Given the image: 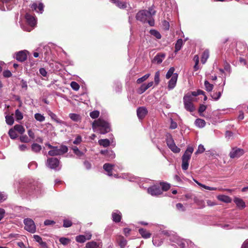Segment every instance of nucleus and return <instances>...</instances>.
Wrapping results in <instances>:
<instances>
[{
  "instance_id": "nucleus-33",
  "label": "nucleus",
  "mask_w": 248,
  "mask_h": 248,
  "mask_svg": "<svg viewBox=\"0 0 248 248\" xmlns=\"http://www.w3.org/2000/svg\"><path fill=\"white\" fill-rule=\"evenodd\" d=\"M86 248H98L99 244L95 241H91L86 244Z\"/></svg>"
},
{
  "instance_id": "nucleus-63",
  "label": "nucleus",
  "mask_w": 248,
  "mask_h": 248,
  "mask_svg": "<svg viewBox=\"0 0 248 248\" xmlns=\"http://www.w3.org/2000/svg\"><path fill=\"white\" fill-rule=\"evenodd\" d=\"M3 75L5 78H9L11 77L12 73L9 70H5L3 71Z\"/></svg>"
},
{
  "instance_id": "nucleus-41",
  "label": "nucleus",
  "mask_w": 248,
  "mask_h": 248,
  "mask_svg": "<svg viewBox=\"0 0 248 248\" xmlns=\"http://www.w3.org/2000/svg\"><path fill=\"white\" fill-rule=\"evenodd\" d=\"M204 86L205 90L209 92H211L214 87L213 85L210 84L207 80L204 81Z\"/></svg>"
},
{
  "instance_id": "nucleus-6",
  "label": "nucleus",
  "mask_w": 248,
  "mask_h": 248,
  "mask_svg": "<svg viewBox=\"0 0 248 248\" xmlns=\"http://www.w3.org/2000/svg\"><path fill=\"white\" fill-rule=\"evenodd\" d=\"M166 143L168 147L174 153H178L180 152V149L175 144L174 141L170 134L166 137Z\"/></svg>"
},
{
  "instance_id": "nucleus-3",
  "label": "nucleus",
  "mask_w": 248,
  "mask_h": 248,
  "mask_svg": "<svg viewBox=\"0 0 248 248\" xmlns=\"http://www.w3.org/2000/svg\"><path fill=\"white\" fill-rule=\"evenodd\" d=\"M136 18L137 20L142 23H145L147 22L150 26H154L155 25L154 18H151L150 17L146 14L144 10L139 11L137 14Z\"/></svg>"
},
{
  "instance_id": "nucleus-52",
  "label": "nucleus",
  "mask_w": 248,
  "mask_h": 248,
  "mask_svg": "<svg viewBox=\"0 0 248 248\" xmlns=\"http://www.w3.org/2000/svg\"><path fill=\"white\" fill-rule=\"evenodd\" d=\"M100 112L98 110H94L90 113V116L92 119H95L99 117Z\"/></svg>"
},
{
  "instance_id": "nucleus-30",
  "label": "nucleus",
  "mask_w": 248,
  "mask_h": 248,
  "mask_svg": "<svg viewBox=\"0 0 248 248\" xmlns=\"http://www.w3.org/2000/svg\"><path fill=\"white\" fill-rule=\"evenodd\" d=\"M152 242L153 244L157 247L160 246L163 243L162 239L157 236L153 237Z\"/></svg>"
},
{
  "instance_id": "nucleus-64",
  "label": "nucleus",
  "mask_w": 248,
  "mask_h": 248,
  "mask_svg": "<svg viewBox=\"0 0 248 248\" xmlns=\"http://www.w3.org/2000/svg\"><path fill=\"white\" fill-rule=\"evenodd\" d=\"M40 74L43 77H46L47 75V72L46 69L44 68H41L39 69Z\"/></svg>"
},
{
  "instance_id": "nucleus-43",
  "label": "nucleus",
  "mask_w": 248,
  "mask_h": 248,
  "mask_svg": "<svg viewBox=\"0 0 248 248\" xmlns=\"http://www.w3.org/2000/svg\"><path fill=\"white\" fill-rule=\"evenodd\" d=\"M49 115L50 116V117H51V118L52 120H54L57 123L62 124L63 123L62 121H61V120H60L59 119H58L57 118V115L55 113H54L52 112H50L49 113Z\"/></svg>"
},
{
  "instance_id": "nucleus-4",
  "label": "nucleus",
  "mask_w": 248,
  "mask_h": 248,
  "mask_svg": "<svg viewBox=\"0 0 248 248\" xmlns=\"http://www.w3.org/2000/svg\"><path fill=\"white\" fill-rule=\"evenodd\" d=\"M163 233L169 237V240L173 242L176 243L182 248H185L186 247L187 241L186 240L181 239L179 236L174 234H170L168 231H164Z\"/></svg>"
},
{
  "instance_id": "nucleus-37",
  "label": "nucleus",
  "mask_w": 248,
  "mask_h": 248,
  "mask_svg": "<svg viewBox=\"0 0 248 248\" xmlns=\"http://www.w3.org/2000/svg\"><path fill=\"white\" fill-rule=\"evenodd\" d=\"M34 118L36 120L40 122H42L45 120V116L43 114L39 113H36L34 114Z\"/></svg>"
},
{
  "instance_id": "nucleus-20",
  "label": "nucleus",
  "mask_w": 248,
  "mask_h": 248,
  "mask_svg": "<svg viewBox=\"0 0 248 248\" xmlns=\"http://www.w3.org/2000/svg\"><path fill=\"white\" fill-rule=\"evenodd\" d=\"M114 165L109 163H105L103 165V169L107 172L108 176H112V171L114 170Z\"/></svg>"
},
{
  "instance_id": "nucleus-2",
  "label": "nucleus",
  "mask_w": 248,
  "mask_h": 248,
  "mask_svg": "<svg viewBox=\"0 0 248 248\" xmlns=\"http://www.w3.org/2000/svg\"><path fill=\"white\" fill-rule=\"evenodd\" d=\"M194 151V149L192 147H188L186 149L185 153L182 157V169L184 170L188 169L189 166V161L190 159L191 154Z\"/></svg>"
},
{
  "instance_id": "nucleus-23",
  "label": "nucleus",
  "mask_w": 248,
  "mask_h": 248,
  "mask_svg": "<svg viewBox=\"0 0 248 248\" xmlns=\"http://www.w3.org/2000/svg\"><path fill=\"white\" fill-rule=\"evenodd\" d=\"M165 55L163 53H160L156 55L153 59V62L157 64L161 63L164 59Z\"/></svg>"
},
{
  "instance_id": "nucleus-32",
  "label": "nucleus",
  "mask_w": 248,
  "mask_h": 248,
  "mask_svg": "<svg viewBox=\"0 0 248 248\" xmlns=\"http://www.w3.org/2000/svg\"><path fill=\"white\" fill-rule=\"evenodd\" d=\"M22 188L24 190L25 192H29L30 190H32L33 189H35L34 185H31V183L27 186L22 185Z\"/></svg>"
},
{
  "instance_id": "nucleus-55",
  "label": "nucleus",
  "mask_w": 248,
  "mask_h": 248,
  "mask_svg": "<svg viewBox=\"0 0 248 248\" xmlns=\"http://www.w3.org/2000/svg\"><path fill=\"white\" fill-rule=\"evenodd\" d=\"M82 141V137L80 135H77L75 140L73 141L74 144H79Z\"/></svg>"
},
{
  "instance_id": "nucleus-8",
  "label": "nucleus",
  "mask_w": 248,
  "mask_h": 248,
  "mask_svg": "<svg viewBox=\"0 0 248 248\" xmlns=\"http://www.w3.org/2000/svg\"><path fill=\"white\" fill-rule=\"evenodd\" d=\"M14 0H0V10L2 11L11 10L13 7Z\"/></svg>"
},
{
  "instance_id": "nucleus-56",
  "label": "nucleus",
  "mask_w": 248,
  "mask_h": 248,
  "mask_svg": "<svg viewBox=\"0 0 248 248\" xmlns=\"http://www.w3.org/2000/svg\"><path fill=\"white\" fill-rule=\"evenodd\" d=\"M72 223V222L69 220L65 219L63 220V226L65 228L69 227L71 226Z\"/></svg>"
},
{
  "instance_id": "nucleus-7",
  "label": "nucleus",
  "mask_w": 248,
  "mask_h": 248,
  "mask_svg": "<svg viewBox=\"0 0 248 248\" xmlns=\"http://www.w3.org/2000/svg\"><path fill=\"white\" fill-rule=\"evenodd\" d=\"M46 165L49 168L56 170H60L61 168L59 160L55 157L48 158L46 161Z\"/></svg>"
},
{
  "instance_id": "nucleus-53",
  "label": "nucleus",
  "mask_w": 248,
  "mask_h": 248,
  "mask_svg": "<svg viewBox=\"0 0 248 248\" xmlns=\"http://www.w3.org/2000/svg\"><path fill=\"white\" fill-rule=\"evenodd\" d=\"M154 80L155 84L158 85L160 82V72L159 71L155 72Z\"/></svg>"
},
{
  "instance_id": "nucleus-50",
  "label": "nucleus",
  "mask_w": 248,
  "mask_h": 248,
  "mask_svg": "<svg viewBox=\"0 0 248 248\" xmlns=\"http://www.w3.org/2000/svg\"><path fill=\"white\" fill-rule=\"evenodd\" d=\"M150 33L152 35L155 36L157 39H160L161 37V35L160 33L156 30H151Z\"/></svg>"
},
{
  "instance_id": "nucleus-12",
  "label": "nucleus",
  "mask_w": 248,
  "mask_h": 248,
  "mask_svg": "<svg viewBox=\"0 0 248 248\" xmlns=\"http://www.w3.org/2000/svg\"><path fill=\"white\" fill-rule=\"evenodd\" d=\"M92 234L91 232H86L85 235H79L76 237V241L80 243H83L86 240H90L92 238Z\"/></svg>"
},
{
  "instance_id": "nucleus-24",
  "label": "nucleus",
  "mask_w": 248,
  "mask_h": 248,
  "mask_svg": "<svg viewBox=\"0 0 248 248\" xmlns=\"http://www.w3.org/2000/svg\"><path fill=\"white\" fill-rule=\"evenodd\" d=\"M139 232L141 236L144 239L149 238L151 236V233L143 228L140 229L139 230Z\"/></svg>"
},
{
  "instance_id": "nucleus-14",
  "label": "nucleus",
  "mask_w": 248,
  "mask_h": 248,
  "mask_svg": "<svg viewBox=\"0 0 248 248\" xmlns=\"http://www.w3.org/2000/svg\"><path fill=\"white\" fill-rule=\"evenodd\" d=\"M100 153L104 155L108 160H110L115 157V154L112 150H101Z\"/></svg>"
},
{
  "instance_id": "nucleus-16",
  "label": "nucleus",
  "mask_w": 248,
  "mask_h": 248,
  "mask_svg": "<svg viewBox=\"0 0 248 248\" xmlns=\"http://www.w3.org/2000/svg\"><path fill=\"white\" fill-rule=\"evenodd\" d=\"M178 75L177 73H175L173 76L170 79L168 83V89L169 90L173 89L176 86Z\"/></svg>"
},
{
  "instance_id": "nucleus-18",
  "label": "nucleus",
  "mask_w": 248,
  "mask_h": 248,
  "mask_svg": "<svg viewBox=\"0 0 248 248\" xmlns=\"http://www.w3.org/2000/svg\"><path fill=\"white\" fill-rule=\"evenodd\" d=\"M225 81H224L222 87L219 89L218 91L211 94V96L214 100L217 101L220 98L221 94L223 92V86L225 85Z\"/></svg>"
},
{
  "instance_id": "nucleus-51",
  "label": "nucleus",
  "mask_w": 248,
  "mask_h": 248,
  "mask_svg": "<svg viewBox=\"0 0 248 248\" xmlns=\"http://www.w3.org/2000/svg\"><path fill=\"white\" fill-rule=\"evenodd\" d=\"M160 186H162L161 189L162 191H167L170 188V184L166 183H160Z\"/></svg>"
},
{
  "instance_id": "nucleus-46",
  "label": "nucleus",
  "mask_w": 248,
  "mask_h": 248,
  "mask_svg": "<svg viewBox=\"0 0 248 248\" xmlns=\"http://www.w3.org/2000/svg\"><path fill=\"white\" fill-rule=\"evenodd\" d=\"M72 150L74 154L79 157L82 156L83 155V153L76 146L73 147Z\"/></svg>"
},
{
  "instance_id": "nucleus-39",
  "label": "nucleus",
  "mask_w": 248,
  "mask_h": 248,
  "mask_svg": "<svg viewBox=\"0 0 248 248\" xmlns=\"http://www.w3.org/2000/svg\"><path fill=\"white\" fill-rule=\"evenodd\" d=\"M15 130L17 131L20 134H23L25 132L24 127L20 124H16L14 127Z\"/></svg>"
},
{
  "instance_id": "nucleus-54",
  "label": "nucleus",
  "mask_w": 248,
  "mask_h": 248,
  "mask_svg": "<svg viewBox=\"0 0 248 248\" xmlns=\"http://www.w3.org/2000/svg\"><path fill=\"white\" fill-rule=\"evenodd\" d=\"M70 85L71 88L75 91H78L79 89V85L75 81H72Z\"/></svg>"
},
{
  "instance_id": "nucleus-26",
  "label": "nucleus",
  "mask_w": 248,
  "mask_h": 248,
  "mask_svg": "<svg viewBox=\"0 0 248 248\" xmlns=\"http://www.w3.org/2000/svg\"><path fill=\"white\" fill-rule=\"evenodd\" d=\"M234 202L235 203L237 206L239 208H243L245 207V203L240 198H235L234 199Z\"/></svg>"
},
{
  "instance_id": "nucleus-10",
  "label": "nucleus",
  "mask_w": 248,
  "mask_h": 248,
  "mask_svg": "<svg viewBox=\"0 0 248 248\" xmlns=\"http://www.w3.org/2000/svg\"><path fill=\"white\" fill-rule=\"evenodd\" d=\"M200 94L204 95V92L201 90H198L197 91L188 92L184 95V97H187V99L189 100L190 102L193 103V102L195 101L194 97Z\"/></svg>"
},
{
  "instance_id": "nucleus-47",
  "label": "nucleus",
  "mask_w": 248,
  "mask_h": 248,
  "mask_svg": "<svg viewBox=\"0 0 248 248\" xmlns=\"http://www.w3.org/2000/svg\"><path fill=\"white\" fill-rule=\"evenodd\" d=\"M15 116L16 120H21L23 119V116L21 111L19 109H16L15 111Z\"/></svg>"
},
{
  "instance_id": "nucleus-36",
  "label": "nucleus",
  "mask_w": 248,
  "mask_h": 248,
  "mask_svg": "<svg viewBox=\"0 0 248 248\" xmlns=\"http://www.w3.org/2000/svg\"><path fill=\"white\" fill-rule=\"evenodd\" d=\"M209 57V51L208 50H205L202 54L201 58V62L203 64H204L207 59Z\"/></svg>"
},
{
  "instance_id": "nucleus-27",
  "label": "nucleus",
  "mask_w": 248,
  "mask_h": 248,
  "mask_svg": "<svg viewBox=\"0 0 248 248\" xmlns=\"http://www.w3.org/2000/svg\"><path fill=\"white\" fill-rule=\"evenodd\" d=\"M194 181L199 186L206 189H207V190H216L217 189V187H210V186H207L205 185H203L200 182H199L198 181H197L195 179H194Z\"/></svg>"
},
{
  "instance_id": "nucleus-29",
  "label": "nucleus",
  "mask_w": 248,
  "mask_h": 248,
  "mask_svg": "<svg viewBox=\"0 0 248 248\" xmlns=\"http://www.w3.org/2000/svg\"><path fill=\"white\" fill-rule=\"evenodd\" d=\"M196 125L199 128H202L205 125V122L201 119H197L195 122Z\"/></svg>"
},
{
  "instance_id": "nucleus-34",
  "label": "nucleus",
  "mask_w": 248,
  "mask_h": 248,
  "mask_svg": "<svg viewBox=\"0 0 248 248\" xmlns=\"http://www.w3.org/2000/svg\"><path fill=\"white\" fill-rule=\"evenodd\" d=\"M31 148V150L35 153H39L42 149L41 146L37 143H33Z\"/></svg>"
},
{
  "instance_id": "nucleus-11",
  "label": "nucleus",
  "mask_w": 248,
  "mask_h": 248,
  "mask_svg": "<svg viewBox=\"0 0 248 248\" xmlns=\"http://www.w3.org/2000/svg\"><path fill=\"white\" fill-rule=\"evenodd\" d=\"M244 154L243 149L238 148H234L230 153V156L232 158H238Z\"/></svg>"
},
{
  "instance_id": "nucleus-42",
  "label": "nucleus",
  "mask_w": 248,
  "mask_h": 248,
  "mask_svg": "<svg viewBox=\"0 0 248 248\" xmlns=\"http://www.w3.org/2000/svg\"><path fill=\"white\" fill-rule=\"evenodd\" d=\"M70 118L75 122H78L80 120V117L78 114L75 113L69 114Z\"/></svg>"
},
{
  "instance_id": "nucleus-21",
  "label": "nucleus",
  "mask_w": 248,
  "mask_h": 248,
  "mask_svg": "<svg viewBox=\"0 0 248 248\" xmlns=\"http://www.w3.org/2000/svg\"><path fill=\"white\" fill-rule=\"evenodd\" d=\"M112 217L113 221L115 222H119L121 221L122 217L121 212L118 210L114 211L112 214Z\"/></svg>"
},
{
  "instance_id": "nucleus-35",
  "label": "nucleus",
  "mask_w": 248,
  "mask_h": 248,
  "mask_svg": "<svg viewBox=\"0 0 248 248\" xmlns=\"http://www.w3.org/2000/svg\"><path fill=\"white\" fill-rule=\"evenodd\" d=\"M99 144L104 147H107L110 145V141L108 139H101L98 141Z\"/></svg>"
},
{
  "instance_id": "nucleus-28",
  "label": "nucleus",
  "mask_w": 248,
  "mask_h": 248,
  "mask_svg": "<svg viewBox=\"0 0 248 248\" xmlns=\"http://www.w3.org/2000/svg\"><path fill=\"white\" fill-rule=\"evenodd\" d=\"M183 45V40L182 39H179L175 45V52H178L181 49Z\"/></svg>"
},
{
  "instance_id": "nucleus-13",
  "label": "nucleus",
  "mask_w": 248,
  "mask_h": 248,
  "mask_svg": "<svg viewBox=\"0 0 248 248\" xmlns=\"http://www.w3.org/2000/svg\"><path fill=\"white\" fill-rule=\"evenodd\" d=\"M148 192L152 196H158L162 194V190L156 186H153L148 189Z\"/></svg>"
},
{
  "instance_id": "nucleus-9",
  "label": "nucleus",
  "mask_w": 248,
  "mask_h": 248,
  "mask_svg": "<svg viewBox=\"0 0 248 248\" xmlns=\"http://www.w3.org/2000/svg\"><path fill=\"white\" fill-rule=\"evenodd\" d=\"M25 229L27 231L33 233L35 232V226L33 221L30 218H26L24 220Z\"/></svg>"
},
{
  "instance_id": "nucleus-58",
  "label": "nucleus",
  "mask_w": 248,
  "mask_h": 248,
  "mask_svg": "<svg viewBox=\"0 0 248 248\" xmlns=\"http://www.w3.org/2000/svg\"><path fill=\"white\" fill-rule=\"evenodd\" d=\"M148 88L146 87V84H143L141 85L139 89V92L140 93H142L145 92Z\"/></svg>"
},
{
  "instance_id": "nucleus-61",
  "label": "nucleus",
  "mask_w": 248,
  "mask_h": 248,
  "mask_svg": "<svg viewBox=\"0 0 248 248\" xmlns=\"http://www.w3.org/2000/svg\"><path fill=\"white\" fill-rule=\"evenodd\" d=\"M127 244V241L124 238H122L120 242V246L121 248H124Z\"/></svg>"
},
{
  "instance_id": "nucleus-25",
  "label": "nucleus",
  "mask_w": 248,
  "mask_h": 248,
  "mask_svg": "<svg viewBox=\"0 0 248 248\" xmlns=\"http://www.w3.org/2000/svg\"><path fill=\"white\" fill-rule=\"evenodd\" d=\"M217 198L218 200L225 203H230L232 201L231 199L229 196L224 195H218Z\"/></svg>"
},
{
  "instance_id": "nucleus-17",
  "label": "nucleus",
  "mask_w": 248,
  "mask_h": 248,
  "mask_svg": "<svg viewBox=\"0 0 248 248\" xmlns=\"http://www.w3.org/2000/svg\"><path fill=\"white\" fill-rule=\"evenodd\" d=\"M27 52L26 50H22L17 52L16 55V59L21 62L25 61L27 58Z\"/></svg>"
},
{
  "instance_id": "nucleus-48",
  "label": "nucleus",
  "mask_w": 248,
  "mask_h": 248,
  "mask_svg": "<svg viewBox=\"0 0 248 248\" xmlns=\"http://www.w3.org/2000/svg\"><path fill=\"white\" fill-rule=\"evenodd\" d=\"M10 137L12 139H15L17 138V135L16 133L15 130L13 129H10L8 132Z\"/></svg>"
},
{
  "instance_id": "nucleus-45",
  "label": "nucleus",
  "mask_w": 248,
  "mask_h": 248,
  "mask_svg": "<svg viewBox=\"0 0 248 248\" xmlns=\"http://www.w3.org/2000/svg\"><path fill=\"white\" fill-rule=\"evenodd\" d=\"M150 76V74H147L145 75L144 76L142 77L141 78H139L137 80V83L138 84H140L142 82L145 81Z\"/></svg>"
},
{
  "instance_id": "nucleus-19",
  "label": "nucleus",
  "mask_w": 248,
  "mask_h": 248,
  "mask_svg": "<svg viewBox=\"0 0 248 248\" xmlns=\"http://www.w3.org/2000/svg\"><path fill=\"white\" fill-rule=\"evenodd\" d=\"M148 111L145 107H139L137 110L138 117L139 119H143L147 114Z\"/></svg>"
},
{
  "instance_id": "nucleus-31",
  "label": "nucleus",
  "mask_w": 248,
  "mask_h": 248,
  "mask_svg": "<svg viewBox=\"0 0 248 248\" xmlns=\"http://www.w3.org/2000/svg\"><path fill=\"white\" fill-rule=\"evenodd\" d=\"M117 6L121 9H125L127 7L126 3L124 1H121L116 0L114 2Z\"/></svg>"
},
{
  "instance_id": "nucleus-62",
  "label": "nucleus",
  "mask_w": 248,
  "mask_h": 248,
  "mask_svg": "<svg viewBox=\"0 0 248 248\" xmlns=\"http://www.w3.org/2000/svg\"><path fill=\"white\" fill-rule=\"evenodd\" d=\"M204 150L205 149L204 148V146L200 144L198 147V149L196 151V153H202L204 151Z\"/></svg>"
},
{
  "instance_id": "nucleus-22",
  "label": "nucleus",
  "mask_w": 248,
  "mask_h": 248,
  "mask_svg": "<svg viewBox=\"0 0 248 248\" xmlns=\"http://www.w3.org/2000/svg\"><path fill=\"white\" fill-rule=\"evenodd\" d=\"M26 19L28 23L31 26H34L36 24V21L34 17L30 15V14H27L25 16Z\"/></svg>"
},
{
  "instance_id": "nucleus-40",
  "label": "nucleus",
  "mask_w": 248,
  "mask_h": 248,
  "mask_svg": "<svg viewBox=\"0 0 248 248\" xmlns=\"http://www.w3.org/2000/svg\"><path fill=\"white\" fill-rule=\"evenodd\" d=\"M5 121L7 124L12 125L14 122V118L11 115H7L5 116Z\"/></svg>"
},
{
  "instance_id": "nucleus-38",
  "label": "nucleus",
  "mask_w": 248,
  "mask_h": 248,
  "mask_svg": "<svg viewBox=\"0 0 248 248\" xmlns=\"http://www.w3.org/2000/svg\"><path fill=\"white\" fill-rule=\"evenodd\" d=\"M174 71L175 69L173 67H170L166 75V78L167 79H169L170 78H171L175 74L174 73Z\"/></svg>"
},
{
  "instance_id": "nucleus-60",
  "label": "nucleus",
  "mask_w": 248,
  "mask_h": 248,
  "mask_svg": "<svg viewBox=\"0 0 248 248\" xmlns=\"http://www.w3.org/2000/svg\"><path fill=\"white\" fill-rule=\"evenodd\" d=\"M176 208L178 210L181 211H184L185 210V207L181 203H178L176 205Z\"/></svg>"
},
{
  "instance_id": "nucleus-5",
  "label": "nucleus",
  "mask_w": 248,
  "mask_h": 248,
  "mask_svg": "<svg viewBox=\"0 0 248 248\" xmlns=\"http://www.w3.org/2000/svg\"><path fill=\"white\" fill-rule=\"evenodd\" d=\"M68 152V148L65 145L54 146L52 150L48 151V155L50 156H57L63 155Z\"/></svg>"
},
{
  "instance_id": "nucleus-15",
  "label": "nucleus",
  "mask_w": 248,
  "mask_h": 248,
  "mask_svg": "<svg viewBox=\"0 0 248 248\" xmlns=\"http://www.w3.org/2000/svg\"><path fill=\"white\" fill-rule=\"evenodd\" d=\"M187 97H183V102L184 107L185 109L190 112H193L195 110V108L193 103L189 101V100L187 99Z\"/></svg>"
},
{
  "instance_id": "nucleus-1",
  "label": "nucleus",
  "mask_w": 248,
  "mask_h": 248,
  "mask_svg": "<svg viewBox=\"0 0 248 248\" xmlns=\"http://www.w3.org/2000/svg\"><path fill=\"white\" fill-rule=\"evenodd\" d=\"M92 127L94 132L101 134H105L109 132L110 130L109 124L101 118L95 120L93 123Z\"/></svg>"
},
{
  "instance_id": "nucleus-59",
  "label": "nucleus",
  "mask_w": 248,
  "mask_h": 248,
  "mask_svg": "<svg viewBox=\"0 0 248 248\" xmlns=\"http://www.w3.org/2000/svg\"><path fill=\"white\" fill-rule=\"evenodd\" d=\"M20 141L22 142L27 143L30 141V140L26 135H23L20 138Z\"/></svg>"
},
{
  "instance_id": "nucleus-49",
  "label": "nucleus",
  "mask_w": 248,
  "mask_h": 248,
  "mask_svg": "<svg viewBox=\"0 0 248 248\" xmlns=\"http://www.w3.org/2000/svg\"><path fill=\"white\" fill-rule=\"evenodd\" d=\"M59 241L63 245H67L70 243V240L67 238L61 237L59 239Z\"/></svg>"
},
{
  "instance_id": "nucleus-57",
  "label": "nucleus",
  "mask_w": 248,
  "mask_h": 248,
  "mask_svg": "<svg viewBox=\"0 0 248 248\" xmlns=\"http://www.w3.org/2000/svg\"><path fill=\"white\" fill-rule=\"evenodd\" d=\"M148 88L146 87V84H143L141 85L139 89V92L140 93H142L145 92Z\"/></svg>"
},
{
  "instance_id": "nucleus-44",
  "label": "nucleus",
  "mask_w": 248,
  "mask_h": 248,
  "mask_svg": "<svg viewBox=\"0 0 248 248\" xmlns=\"http://www.w3.org/2000/svg\"><path fill=\"white\" fill-rule=\"evenodd\" d=\"M145 11L146 14H147L151 18H153V16L155 15L156 13L155 11L153 8L150 7L149 8L148 10Z\"/></svg>"
}]
</instances>
